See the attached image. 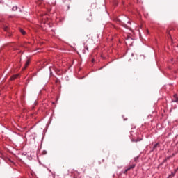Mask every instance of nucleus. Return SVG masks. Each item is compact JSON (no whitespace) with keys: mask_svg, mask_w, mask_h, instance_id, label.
<instances>
[{"mask_svg":"<svg viewBox=\"0 0 178 178\" xmlns=\"http://www.w3.org/2000/svg\"><path fill=\"white\" fill-rule=\"evenodd\" d=\"M10 165H15V163L13 161H10Z\"/></svg>","mask_w":178,"mask_h":178,"instance_id":"nucleus-16","label":"nucleus"},{"mask_svg":"<svg viewBox=\"0 0 178 178\" xmlns=\"http://www.w3.org/2000/svg\"><path fill=\"white\" fill-rule=\"evenodd\" d=\"M42 155H47V151L46 150H44L42 152Z\"/></svg>","mask_w":178,"mask_h":178,"instance_id":"nucleus-15","label":"nucleus"},{"mask_svg":"<svg viewBox=\"0 0 178 178\" xmlns=\"http://www.w3.org/2000/svg\"><path fill=\"white\" fill-rule=\"evenodd\" d=\"M124 120H127V118H124Z\"/></svg>","mask_w":178,"mask_h":178,"instance_id":"nucleus-17","label":"nucleus"},{"mask_svg":"<svg viewBox=\"0 0 178 178\" xmlns=\"http://www.w3.org/2000/svg\"><path fill=\"white\" fill-rule=\"evenodd\" d=\"M92 62H94V59L92 60Z\"/></svg>","mask_w":178,"mask_h":178,"instance_id":"nucleus-18","label":"nucleus"},{"mask_svg":"<svg viewBox=\"0 0 178 178\" xmlns=\"http://www.w3.org/2000/svg\"><path fill=\"white\" fill-rule=\"evenodd\" d=\"M175 100H172V102H178V97H177V94H175L173 95Z\"/></svg>","mask_w":178,"mask_h":178,"instance_id":"nucleus-7","label":"nucleus"},{"mask_svg":"<svg viewBox=\"0 0 178 178\" xmlns=\"http://www.w3.org/2000/svg\"><path fill=\"white\" fill-rule=\"evenodd\" d=\"M139 158H140L139 156L135 157V158L134 159V162H136V163H137V162H138V159H139Z\"/></svg>","mask_w":178,"mask_h":178,"instance_id":"nucleus-12","label":"nucleus"},{"mask_svg":"<svg viewBox=\"0 0 178 178\" xmlns=\"http://www.w3.org/2000/svg\"><path fill=\"white\" fill-rule=\"evenodd\" d=\"M3 29L4 31H9V26H8L6 25H3Z\"/></svg>","mask_w":178,"mask_h":178,"instance_id":"nucleus-8","label":"nucleus"},{"mask_svg":"<svg viewBox=\"0 0 178 178\" xmlns=\"http://www.w3.org/2000/svg\"><path fill=\"white\" fill-rule=\"evenodd\" d=\"M176 154L173 153L172 155L168 156L164 161L163 162H166L167 161H169L170 158H173V156H175Z\"/></svg>","mask_w":178,"mask_h":178,"instance_id":"nucleus-5","label":"nucleus"},{"mask_svg":"<svg viewBox=\"0 0 178 178\" xmlns=\"http://www.w3.org/2000/svg\"><path fill=\"white\" fill-rule=\"evenodd\" d=\"M30 65V60H28L26 63H25V66L24 68H22L23 70H25V69H27V66H29Z\"/></svg>","mask_w":178,"mask_h":178,"instance_id":"nucleus-6","label":"nucleus"},{"mask_svg":"<svg viewBox=\"0 0 178 178\" xmlns=\"http://www.w3.org/2000/svg\"><path fill=\"white\" fill-rule=\"evenodd\" d=\"M130 134L131 136L132 143H138V141H143V134H141V131H140V129H137L136 127L131 128Z\"/></svg>","mask_w":178,"mask_h":178,"instance_id":"nucleus-1","label":"nucleus"},{"mask_svg":"<svg viewBox=\"0 0 178 178\" xmlns=\"http://www.w3.org/2000/svg\"><path fill=\"white\" fill-rule=\"evenodd\" d=\"M52 70H55V67H49L50 74H52Z\"/></svg>","mask_w":178,"mask_h":178,"instance_id":"nucleus-11","label":"nucleus"},{"mask_svg":"<svg viewBox=\"0 0 178 178\" xmlns=\"http://www.w3.org/2000/svg\"><path fill=\"white\" fill-rule=\"evenodd\" d=\"M136 163H133L132 165H129L127 168H126L124 171V175H127V172L131 170V169H134L136 168Z\"/></svg>","mask_w":178,"mask_h":178,"instance_id":"nucleus-2","label":"nucleus"},{"mask_svg":"<svg viewBox=\"0 0 178 178\" xmlns=\"http://www.w3.org/2000/svg\"><path fill=\"white\" fill-rule=\"evenodd\" d=\"M177 170H178V168H177V169H175L174 171L171 172V174L169 175V177H175L176 173H177Z\"/></svg>","mask_w":178,"mask_h":178,"instance_id":"nucleus-3","label":"nucleus"},{"mask_svg":"<svg viewBox=\"0 0 178 178\" xmlns=\"http://www.w3.org/2000/svg\"><path fill=\"white\" fill-rule=\"evenodd\" d=\"M86 51H88V47L87 46L82 50L83 54H86Z\"/></svg>","mask_w":178,"mask_h":178,"instance_id":"nucleus-10","label":"nucleus"},{"mask_svg":"<svg viewBox=\"0 0 178 178\" xmlns=\"http://www.w3.org/2000/svg\"><path fill=\"white\" fill-rule=\"evenodd\" d=\"M168 34H170V32H168Z\"/></svg>","mask_w":178,"mask_h":178,"instance_id":"nucleus-19","label":"nucleus"},{"mask_svg":"<svg viewBox=\"0 0 178 178\" xmlns=\"http://www.w3.org/2000/svg\"><path fill=\"white\" fill-rule=\"evenodd\" d=\"M19 76H20V74H17L13 75L10 78V80H11V81L16 80V79H17V77H19Z\"/></svg>","mask_w":178,"mask_h":178,"instance_id":"nucleus-4","label":"nucleus"},{"mask_svg":"<svg viewBox=\"0 0 178 178\" xmlns=\"http://www.w3.org/2000/svg\"><path fill=\"white\" fill-rule=\"evenodd\" d=\"M157 147H159V143H156V144L153 146V149H155Z\"/></svg>","mask_w":178,"mask_h":178,"instance_id":"nucleus-13","label":"nucleus"},{"mask_svg":"<svg viewBox=\"0 0 178 178\" xmlns=\"http://www.w3.org/2000/svg\"><path fill=\"white\" fill-rule=\"evenodd\" d=\"M20 33L22 34V35H26V31L23 30L22 29H19Z\"/></svg>","mask_w":178,"mask_h":178,"instance_id":"nucleus-9","label":"nucleus"},{"mask_svg":"<svg viewBox=\"0 0 178 178\" xmlns=\"http://www.w3.org/2000/svg\"><path fill=\"white\" fill-rule=\"evenodd\" d=\"M12 10H13V11H16V10H17V6H13V8H12Z\"/></svg>","mask_w":178,"mask_h":178,"instance_id":"nucleus-14","label":"nucleus"}]
</instances>
